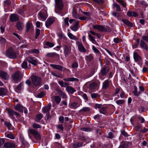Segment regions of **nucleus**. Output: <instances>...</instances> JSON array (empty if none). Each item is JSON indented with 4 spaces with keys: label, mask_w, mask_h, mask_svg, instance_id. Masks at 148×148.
Listing matches in <instances>:
<instances>
[{
    "label": "nucleus",
    "mask_w": 148,
    "mask_h": 148,
    "mask_svg": "<svg viewBox=\"0 0 148 148\" xmlns=\"http://www.w3.org/2000/svg\"><path fill=\"white\" fill-rule=\"evenodd\" d=\"M26 60L29 63H31L34 66H36L37 64V60L35 58L29 57L26 58Z\"/></svg>",
    "instance_id": "10"
},
{
    "label": "nucleus",
    "mask_w": 148,
    "mask_h": 148,
    "mask_svg": "<svg viewBox=\"0 0 148 148\" xmlns=\"http://www.w3.org/2000/svg\"><path fill=\"white\" fill-rule=\"evenodd\" d=\"M113 40L114 42L116 43H119L122 41V40L119 39L118 38H114Z\"/></svg>",
    "instance_id": "54"
},
{
    "label": "nucleus",
    "mask_w": 148,
    "mask_h": 148,
    "mask_svg": "<svg viewBox=\"0 0 148 148\" xmlns=\"http://www.w3.org/2000/svg\"><path fill=\"white\" fill-rule=\"evenodd\" d=\"M92 49L96 53H99L100 52L99 50L97 49L94 46H92Z\"/></svg>",
    "instance_id": "62"
},
{
    "label": "nucleus",
    "mask_w": 148,
    "mask_h": 148,
    "mask_svg": "<svg viewBox=\"0 0 148 148\" xmlns=\"http://www.w3.org/2000/svg\"><path fill=\"white\" fill-rule=\"evenodd\" d=\"M81 130L86 132H90L92 131V129L90 127H84L81 128Z\"/></svg>",
    "instance_id": "42"
},
{
    "label": "nucleus",
    "mask_w": 148,
    "mask_h": 148,
    "mask_svg": "<svg viewBox=\"0 0 148 148\" xmlns=\"http://www.w3.org/2000/svg\"><path fill=\"white\" fill-rule=\"evenodd\" d=\"M109 70V69L108 67L106 66H104L101 69L100 74L103 76H106L108 74Z\"/></svg>",
    "instance_id": "8"
},
{
    "label": "nucleus",
    "mask_w": 148,
    "mask_h": 148,
    "mask_svg": "<svg viewBox=\"0 0 148 148\" xmlns=\"http://www.w3.org/2000/svg\"><path fill=\"white\" fill-rule=\"evenodd\" d=\"M113 7H115L116 8V10L118 11H121L120 6L117 3H114L113 4Z\"/></svg>",
    "instance_id": "44"
},
{
    "label": "nucleus",
    "mask_w": 148,
    "mask_h": 148,
    "mask_svg": "<svg viewBox=\"0 0 148 148\" xmlns=\"http://www.w3.org/2000/svg\"><path fill=\"white\" fill-rule=\"evenodd\" d=\"M23 85V83L22 82L20 83L17 87V89L19 90H21L22 88V87Z\"/></svg>",
    "instance_id": "60"
},
{
    "label": "nucleus",
    "mask_w": 148,
    "mask_h": 148,
    "mask_svg": "<svg viewBox=\"0 0 148 148\" xmlns=\"http://www.w3.org/2000/svg\"><path fill=\"white\" fill-rule=\"evenodd\" d=\"M7 93V91L3 88H0V96L3 97Z\"/></svg>",
    "instance_id": "29"
},
{
    "label": "nucleus",
    "mask_w": 148,
    "mask_h": 148,
    "mask_svg": "<svg viewBox=\"0 0 148 148\" xmlns=\"http://www.w3.org/2000/svg\"><path fill=\"white\" fill-rule=\"evenodd\" d=\"M71 47L69 45H64V52L66 57L69 56L71 54Z\"/></svg>",
    "instance_id": "7"
},
{
    "label": "nucleus",
    "mask_w": 148,
    "mask_h": 148,
    "mask_svg": "<svg viewBox=\"0 0 148 148\" xmlns=\"http://www.w3.org/2000/svg\"><path fill=\"white\" fill-rule=\"evenodd\" d=\"M78 67V64L77 62H74L72 64V67L73 68H76Z\"/></svg>",
    "instance_id": "61"
},
{
    "label": "nucleus",
    "mask_w": 148,
    "mask_h": 148,
    "mask_svg": "<svg viewBox=\"0 0 148 148\" xmlns=\"http://www.w3.org/2000/svg\"><path fill=\"white\" fill-rule=\"evenodd\" d=\"M133 57L134 60L136 62L140 61L142 60L141 57L137 52H134Z\"/></svg>",
    "instance_id": "21"
},
{
    "label": "nucleus",
    "mask_w": 148,
    "mask_h": 148,
    "mask_svg": "<svg viewBox=\"0 0 148 148\" xmlns=\"http://www.w3.org/2000/svg\"><path fill=\"white\" fill-rule=\"evenodd\" d=\"M64 80L68 82H74L77 81L78 79L77 78L70 77L64 78Z\"/></svg>",
    "instance_id": "32"
},
{
    "label": "nucleus",
    "mask_w": 148,
    "mask_h": 148,
    "mask_svg": "<svg viewBox=\"0 0 148 148\" xmlns=\"http://www.w3.org/2000/svg\"><path fill=\"white\" fill-rule=\"evenodd\" d=\"M8 113L12 119L15 118L14 114H15V112L11 109H8L7 110Z\"/></svg>",
    "instance_id": "24"
},
{
    "label": "nucleus",
    "mask_w": 148,
    "mask_h": 148,
    "mask_svg": "<svg viewBox=\"0 0 148 148\" xmlns=\"http://www.w3.org/2000/svg\"><path fill=\"white\" fill-rule=\"evenodd\" d=\"M125 102V101L123 100H119L116 101V103L118 105L122 104H123Z\"/></svg>",
    "instance_id": "57"
},
{
    "label": "nucleus",
    "mask_w": 148,
    "mask_h": 148,
    "mask_svg": "<svg viewBox=\"0 0 148 148\" xmlns=\"http://www.w3.org/2000/svg\"><path fill=\"white\" fill-rule=\"evenodd\" d=\"M20 140L22 144L26 146L28 145V143L25 140L23 136H21L20 137Z\"/></svg>",
    "instance_id": "36"
},
{
    "label": "nucleus",
    "mask_w": 148,
    "mask_h": 148,
    "mask_svg": "<svg viewBox=\"0 0 148 148\" xmlns=\"http://www.w3.org/2000/svg\"><path fill=\"white\" fill-rule=\"evenodd\" d=\"M32 127L35 129H38L41 128L42 126L40 125L37 124L36 123H34L32 125Z\"/></svg>",
    "instance_id": "45"
},
{
    "label": "nucleus",
    "mask_w": 148,
    "mask_h": 148,
    "mask_svg": "<svg viewBox=\"0 0 148 148\" xmlns=\"http://www.w3.org/2000/svg\"><path fill=\"white\" fill-rule=\"evenodd\" d=\"M140 45L141 48L144 49L146 51L148 50V46L143 40H141L140 41Z\"/></svg>",
    "instance_id": "17"
},
{
    "label": "nucleus",
    "mask_w": 148,
    "mask_h": 148,
    "mask_svg": "<svg viewBox=\"0 0 148 148\" xmlns=\"http://www.w3.org/2000/svg\"><path fill=\"white\" fill-rule=\"evenodd\" d=\"M43 117V115L42 114H38L35 119V121L37 122H39L42 119Z\"/></svg>",
    "instance_id": "34"
},
{
    "label": "nucleus",
    "mask_w": 148,
    "mask_h": 148,
    "mask_svg": "<svg viewBox=\"0 0 148 148\" xmlns=\"http://www.w3.org/2000/svg\"><path fill=\"white\" fill-rule=\"evenodd\" d=\"M14 108L15 110L20 112H23L24 110V107L19 104H17L14 106Z\"/></svg>",
    "instance_id": "20"
},
{
    "label": "nucleus",
    "mask_w": 148,
    "mask_h": 148,
    "mask_svg": "<svg viewBox=\"0 0 148 148\" xmlns=\"http://www.w3.org/2000/svg\"><path fill=\"white\" fill-rule=\"evenodd\" d=\"M96 69L94 68H92L91 69V70L90 71V74L89 77H90L95 72Z\"/></svg>",
    "instance_id": "53"
},
{
    "label": "nucleus",
    "mask_w": 148,
    "mask_h": 148,
    "mask_svg": "<svg viewBox=\"0 0 148 148\" xmlns=\"http://www.w3.org/2000/svg\"><path fill=\"white\" fill-rule=\"evenodd\" d=\"M78 10L79 11V10L78 8L76 6H75L73 8L72 12V15L73 17L77 19L79 17V15L77 14Z\"/></svg>",
    "instance_id": "11"
},
{
    "label": "nucleus",
    "mask_w": 148,
    "mask_h": 148,
    "mask_svg": "<svg viewBox=\"0 0 148 148\" xmlns=\"http://www.w3.org/2000/svg\"><path fill=\"white\" fill-rule=\"evenodd\" d=\"M93 27L95 29H97L99 31L103 32H106L107 31L106 29L103 26L100 25H95Z\"/></svg>",
    "instance_id": "16"
},
{
    "label": "nucleus",
    "mask_w": 148,
    "mask_h": 148,
    "mask_svg": "<svg viewBox=\"0 0 148 148\" xmlns=\"http://www.w3.org/2000/svg\"><path fill=\"white\" fill-rule=\"evenodd\" d=\"M84 15L85 16L88 18V19H90V14L89 12H83Z\"/></svg>",
    "instance_id": "46"
},
{
    "label": "nucleus",
    "mask_w": 148,
    "mask_h": 148,
    "mask_svg": "<svg viewBox=\"0 0 148 148\" xmlns=\"http://www.w3.org/2000/svg\"><path fill=\"white\" fill-rule=\"evenodd\" d=\"M32 81L33 85L37 86L40 85L41 82V79L39 77L34 76L32 77Z\"/></svg>",
    "instance_id": "4"
},
{
    "label": "nucleus",
    "mask_w": 148,
    "mask_h": 148,
    "mask_svg": "<svg viewBox=\"0 0 148 148\" xmlns=\"http://www.w3.org/2000/svg\"><path fill=\"white\" fill-rule=\"evenodd\" d=\"M10 19L11 22H13L18 21L19 18L17 15L13 14H11L10 16Z\"/></svg>",
    "instance_id": "12"
},
{
    "label": "nucleus",
    "mask_w": 148,
    "mask_h": 148,
    "mask_svg": "<svg viewBox=\"0 0 148 148\" xmlns=\"http://www.w3.org/2000/svg\"><path fill=\"white\" fill-rule=\"evenodd\" d=\"M45 95V92H42L39 93L37 95V97L38 98H42Z\"/></svg>",
    "instance_id": "56"
},
{
    "label": "nucleus",
    "mask_w": 148,
    "mask_h": 148,
    "mask_svg": "<svg viewBox=\"0 0 148 148\" xmlns=\"http://www.w3.org/2000/svg\"><path fill=\"white\" fill-rule=\"evenodd\" d=\"M66 91L68 92L69 93H71V94H73L74 92L76 91L71 86H67L66 89Z\"/></svg>",
    "instance_id": "25"
},
{
    "label": "nucleus",
    "mask_w": 148,
    "mask_h": 148,
    "mask_svg": "<svg viewBox=\"0 0 148 148\" xmlns=\"http://www.w3.org/2000/svg\"><path fill=\"white\" fill-rule=\"evenodd\" d=\"M90 108L88 107H84L80 110V111L85 112H88L90 111Z\"/></svg>",
    "instance_id": "41"
},
{
    "label": "nucleus",
    "mask_w": 148,
    "mask_h": 148,
    "mask_svg": "<svg viewBox=\"0 0 148 148\" xmlns=\"http://www.w3.org/2000/svg\"><path fill=\"white\" fill-rule=\"evenodd\" d=\"M5 148H14L16 147L15 144L12 142L5 143L4 145Z\"/></svg>",
    "instance_id": "15"
},
{
    "label": "nucleus",
    "mask_w": 148,
    "mask_h": 148,
    "mask_svg": "<svg viewBox=\"0 0 148 148\" xmlns=\"http://www.w3.org/2000/svg\"><path fill=\"white\" fill-rule=\"evenodd\" d=\"M51 106V104H49L47 106L43 108L42 109V112L46 113V114L49 113V111L50 110V108Z\"/></svg>",
    "instance_id": "14"
},
{
    "label": "nucleus",
    "mask_w": 148,
    "mask_h": 148,
    "mask_svg": "<svg viewBox=\"0 0 148 148\" xmlns=\"http://www.w3.org/2000/svg\"><path fill=\"white\" fill-rule=\"evenodd\" d=\"M68 35L69 37L71 39L74 40L77 39V38L75 36H74L70 32H69L68 33Z\"/></svg>",
    "instance_id": "39"
},
{
    "label": "nucleus",
    "mask_w": 148,
    "mask_h": 148,
    "mask_svg": "<svg viewBox=\"0 0 148 148\" xmlns=\"http://www.w3.org/2000/svg\"><path fill=\"white\" fill-rule=\"evenodd\" d=\"M109 82L108 79L105 80L103 83L102 88L103 89H106L109 87Z\"/></svg>",
    "instance_id": "26"
},
{
    "label": "nucleus",
    "mask_w": 148,
    "mask_h": 148,
    "mask_svg": "<svg viewBox=\"0 0 148 148\" xmlns=\"http://www.w3.org/2000/svg\"><path fill=\"white\" fill-rule=\"evenodd\" d=\"M46 45L50 47H52L54 45L53 43L49 42H47L46 43Z\"/></svg>",
    "instance_id": "55"
},
{
    "label": "nucleus",
    "mask_w": 148,
    "mask_h": 148,
    "mask_svg": "<svg viewBox=\"0 0 148 148\" xmlns=\"http://www.w3.org/2000/svg\"><path fill=\"white\" fill-rule=\"evenodd\" d=\"M46 56L49 58L53 57L56 56L59 57V55L55 53H48L46 54Z\"/></svg>",
    "instance_id": "31"
},
{
    "label": "nucleus",
    "mask_w": 148,
    "mask_h": 148,
    "mask_svg": "<svg viewBox=\"0 0 148 148\" xmlns=\"http://www.w3.org/2000/svg\"><path fill=\"white\" fill-rule=\"evenodd\" d=\"M141 125L139 124H137L135 127L136 130L137 131H139L140 128H141Z\"/></svg>",
    "instance_id": "58"
},
{
    "label": "nucleus",
    "mask_w": 148,
    "mask_h": 148,
    "mask_svg": "<svg viewBox=\"0 0 148 148\" xmlns=\"http://www.w3.org/2000/svg\"><path fill=\"white\" fill-rule=\"evenodd\" d=\"M6 137L9 138L11 139H14L15 138V137L12 134L10 133L7 134Z\"/></svg>",
    "instance_id": "51"
},
{
    "label": "nucleus",
    "mask_w": 148,
    "mask_h": 148,
    "mask_svg": "<svg viewBox=\"0 0 148 148\" xmlns=\"http://www.w3.org/2000/svg\"><path fill=\"white\" fill-rule=\"evenodd\" d=\"M54 19L53 18H48L45 23L46 26L48 27L51 25L54 21Z\"/></svg>",
    "instance_id": "27"
},
{
    "label": "nucleus",
    "mask_w": 148,
    "mask_h": 148,
    "mask_svg": "<svg viewBox=\"0 0 148 148\" xmlns=\"http://www.w3.org/2000/svg\"><path fill=\"white\" fill-rule=\"evenodd\" d=\"M122 21L127 26H132V24L129 21L126 19H122Z\"/></svg>",
    "instance_id": "35"
},
{
    "label": "nucleus",
    "mask_w": 148,
    "mask_h": 148,
    "mask_svg": "<svg viewBox=\"0 0 148 148\" xmlns=\"http://www.w3.org/2000/svg\"><path fill=\"white\" fill-rule=\"evenodd\" d=\"M107 108L106 107H104L102 108L100 110L99 112L101 113L105 114L107 113Z\"/></svg>",
    "instance_id": "40"
},
{
    "label": "nucleus",
    "mask_w": 148,
    "mask_h": 148,
    "mask_svg": "<svg viewBox=\"0 0 148 148\" xmlns=\"http://www.w3.org/2000/svg\"><path fill=\"white\" fill-rule=\"evenodd\" d=\"M132 144L130 142H125L122 145L120 146L118 148H126L130 146Z\"/></svg>",
    "instance_id": "23"
},
{
    "label": "nucleus",
    "mask_w": 148,
    "mask_h": 148,
    "mask_svg": "<svg viewBox=\"0 0 148 148\" xmlns=\"http://www.w3.org/2000/svg\"><path fill=\"white\" fill-rule=\"evenodd\" d=\"M16 26L18 30L21 31L23 29L24 25L23 23L20 21H18L17 22Z\"/></svg>",
    "instance_id": "22"
},
{
    "label": "nucleus",
    "mask_w": 148,
    "mask_h": 148,
    "mask_svg": "<svg viewBox=\"0 0 148 148\" xmlns=\"http://www.w3.org/2000/svg\"><path fill=\"white\" fill-rule=\"evenodd\" d=\"M6 55L7 57L12 59H14L16 57L15 52L11 47L8 49L6 51Z\"/></svg>",
    "instance_id": "2"
},
{
    "label": "nucleus",
    "mask_w": 148,
    "mask_h": 148,
    "mask_svg": "<svg viewBox=\"0 0 148 148\" xmlns=\"http://www.w3.org/2000/svg\"><path fill=\"white\" fill-rule=\"evenodd\" d=\"M21 66L23 68L26 69L27 68V63L25 61H24L21 64Z\"/></svg>",
    "instance_id": "47"
},
{
    "label": "nucleus",
    "mask_w": 148,
    "mask_h": 148,
    "mask_svg": "<svg viewBox=\"0 0 148 148\" xmlns=\"http://www.w3.org/2000/svg\"><path fill=\"white\" fill-rule=\"evenodd\" d=\"M24 12V8L23 7L20 8L18 10V13L20 14H22Z\"/></svg>",
    "instance_id": "52"
},
{
    "label": "nucleus",
    "mask_w": 148,
    "mask_h": 148,
    "mask_svg": "<svg viewBox=\"0 0 148 148\" xmlns=\"http://www.w3.org/2000/svg\"><path fill=\"white\" fill-rule=\"evenodd\" d=\"M79 24V22L78 21L76 22L75 24L73 26L70 27V28L73 31H76L78 29V26Z\"/></svg>",
    "instance_id": "30"
},
{
    "label": "nucleus",
    "mask_w": 148,
    "mask_h": 148,
    "mask_svg": "<svg viewBox=\"0 0 148 148\" xmlns=\"http://www.w3.org/2000/svg\"><path fill=\"white\" fill-rule=\"evenodd\" d=\"M77 44L78 49L81 52H86V49L81 42H77Z\"/></svg>",
    "instance_id": "13"
},
{
    "label": "nucleus",
    "mask_w": 148,
    "mask_h": 148,
    "mask_svg": "<svg viewBox=\"0 0 148 148\" xmlns=\"http://www.w3.org/2000/svg\"><path fill=\"white\" fill-rule=\"evenodd\" d=\"M134 90L133 92V93L134 95L136 96H138L141 93L140 91H139L138 92L137 91V87L136 86H134Z\"/></svg>",
    "instance_id": "37"
},
{
    "label": "nucleus",
    "mask_w": 148,
    "mask_h": 148,
    "mask_svg": "<svg viewBox=\"0 0 148 148\" xmlns=\"http://www.w3.org/2000/svg\"><path fill=\"white\" fill-rule=\"evenodd\" d=\"M29 52L30 53L38 54L39 51L37 49H32L29 51Z\"/></svg>",
    "instance_id": "38"
},
{
    "label": "nucleus",
    "mask_w": 148,
    "mask_h": 148,
    "mask_svg": "<svg viewBox=\"0 0 148 148\" xmlns=\"http://www.w3.org/2000/svg\"><path fill=\"white\" fill-rule=\"evenodd\" d=\"M112 14L115 16V17H118L120 16V13L117 12L113 11L112 12Z\"/></svg>",
    "instance_id": "49"
},
{
    "label": "nucleus",
    "mask_w": 148,
    "mask_h": 148,
    "mask_svg": "<svg viewBox=\"0 0 148 148\" xmlns=\"http://www.w3.org/2000/svg\"><path fill=\"white\" fill-rule=\"evenodd\" d=\"M69 18L68 17H66L64 19V25L66 26H68L69 25Z\"/></svg>",
    "instance_id": "48"
},
{
    "label": "nucleus",
    "mask_w": 148,
    "mask_h": 148,
    "mask_svg": "<svg viewBox=\"0 0 148 148\" xmlns=\"http://www.w3.org/2000/svg\"><path fill=\"white\" fill-rule=\"evenodd\" d=\"M88 36L89 37L90 39V40L92 42H93L94 41H95V37L92 36L91 35L88 34Z\"/></svg>",
    "instance_id": "59"
},
{
    "label": "nucleus",
    "mask_w": 148,
    "mask_h": 148,
    "mask_svg": "<svg viewBox=\"0 0 148 148\" xmlns=\"http://www.w3.org/2000/svg\"><path fill=\"white\" fill-rule=\"evenodd\" d=\"M28 132L31 133L35 138L38 140H40L41 139V136L39 133L34 130L32 129H29Z\"/></svg>",
    "instance_id": "5"
},
{
    "label": "nucleus",
    "mask_w": 148,
    "mask_h": 148,
    "mask_svg": "<svg viewBox=\"0 0 148 148\" xmlns=\"http://www.w3.org/2000/svg\"><path fill=\"white\" fill-rule=\"evenodd\" d=\"M40 30L39 29H37L36 31V36L35 38L37 39L40 34Z\"/></svg>",
    "instance_id": "50"
},
{
    "label": "nucleus",
    "mask_w": 148,
    "mask_h": 148,
    "mask_svg": "<svg viewBox=\"0 0 148 148\" xmlns=\"http://www.w3.org/2000/svg\"><path fill=\"white\" fill-rule=\"evenodd\" d=\"M46 12L45 11L44 12L41 11L39 12V15L40 17L43 20H45L47 17L46 14Z\"/></svg>",
    "instance_id": "18"
},
{
    "label": "nucleus",
    "mask_w": 148,
    "mask_h": 148,
    "mask_svg": "<svg viewBox=\"0 0 148 148\" xmlns=\"http://www.w3.org/2000/svg\"><path fill=\"white\" fill-rule=\"evenodd\" d=\"M26 32L29 31L31 29L33 28V26L32 23L28 22L26 24Z\"/></svg>",
    "instance_id": "28"
},
{
    "label": "nucleus",
    "mask_w": 148,
    "mask_h": 148,
    "mask_svg": "<svg viewBox=\"0 0 148 148\" xmlns=\"http://www.w3.org/2000/svg\"><path fill=\"white\" fill-rule=\"evenodd\" d=\"M93 58V56L91 55H90L88 56H86V59L87 60L89 61L91 60Z\"/></svg>",
    "instance_id": "64"
},
{
    "label": "nucleus",
    "mask_w": 148,
    "mask_h": 148,
    "mask_svg": "<svg viewBox=\"0 0 148 148\" xmlns=\"http://www.w3.org/2000/svg\"><path fill=\"white\" fill-rule=\"evenodd\" d=\"M56 5L55 7L57 8L59 10H62L63 7V5L62 0H55Z\"/></svg>",
    "instance_id": "9"
},
{
    "label": "nucleus",
    "mask_w": 148,
    "mask_h": 148,
    "mask_svg": "<svg viewBox=\"0 0 148 148\" xmlns=\"http://www.w3.org/2000/svg\"><path fill=\"white\" fill-rule=\"evenodd\" d=\"M50 65V66L53 68L60 71H69V69H67L60 65L55 64H51Z\"/></svg>",
    "instance_id": "6"
},
{
    "label": "nucleus",
    "mask_w": 148,
    "mask_h": 148,
    "mask_svg": "<svg viewBox=\"0 0 148 148\" xmlns=\"http://www.w3.org/2000/svg\"><path fill=\"white\" fill-rule=\"evenodd\" d=\"M59 84L62 87H66L69 86V84L67 82H64L62 81H59L58 82Z\"/></svg>",
    "instance_id": "33"
},
{
    "label": "nucleus",
    "mask_w": 148,
    "mask_h": 148,
    "mask_svg": "<svg viewBox=\"0 0 148 148\" xmlns=\"http://www.w3.org/2000/svg\"><path fill=\"white\" fill-rule=\"evenodd\" d=\"M100 84V82L99 81L91 82L89 85L88 88L91 90L95 91L98 89Z\"/></svg>",
    "instance_id": "1"
},
{
    "label": "nucleus",
    "mask_w": 148,
    "mask_h": 148,
    "mask_svg": "<svg viewBox=\"0 0 148 148\" xmlns=\"http://www.w3.org/2000/svg\"><path fill=\"white\" fill-rule=\"evenodd\" d=\"M0 76L2 79L5 80L8 79L9 77L7 73L2 71H0Z\"/></svg>",
    "instance_id": "19"
},
{
    "label": "nucleus",
    "mask_w": 148,
    "mask_h": 148,
    "mask_svg": "<svg viewBox=\"0 0 148 148\" xmlns=\"http://www.w3.org/2000/svg\"><path fill=\"white\" fill-rule=\"evenodd\" d=\"M21 77V73L17 71L12 75L11 78L14 81L17 82L21 81L22 78Z\"/></svg>",
    "instance_id": "3"
},
{
    "label": "nucleus",
    "mask_w": 148,
    "mask_h": 148,
    "mask_svg": "<svg viewBox=\"0 0 148 148\" xmlns=\"http://www.w3.org/2000/svg\"><path fill=\"white\" fill-rule=\"evenodd\" d=\"M6 42L5 39L3 37L1 38L0 40V42L1 43L5 44Z\"/></svg>",
    "instance_id": "63"
},
{
    "label": "nucleus",
    "mask_w": 148,
    "mask_h": 148,
    "mask_svg": "<svg viewBox=\"0 0 148 148\" xmlns=\"http://www.w3.org/2000/svg\"><path fill=\"white\" fill-rule=\"evenodd\" d=\"M54 98L56 103L59 104L61 100V98L58 96H55L54 97Z\"/></svg>",
    "instance_id": "43"
}]
</instances>
